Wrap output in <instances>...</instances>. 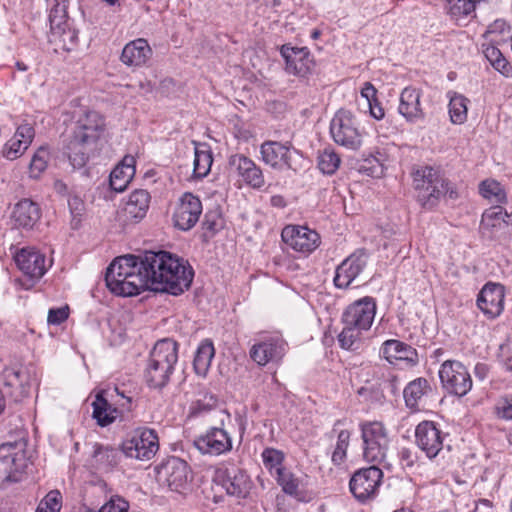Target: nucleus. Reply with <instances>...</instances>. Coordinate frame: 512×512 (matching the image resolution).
Here are the masks:
<instances>
[{"label": "nucleus", "instance_id": "obj_1", "mask_svg": "<svg viewBox=\"0 0 512 512\" xmlns=\"http://www.w3.org/2000/svg\"><path fill=\"white\" fill-rule=\"evenodd\" d=\"M188 261L168 251H147L143 256L117 257L108 266L105 281L115 295L131 297L146 289L180 295L192 284Z\"/></svg>", "mask_w": 512, "mask_h": 512}, {"label": "nucleus", "instance_id": "obj_2", "mask_svg": "<svg viewBox=\"0 0 512 512\" xmlns=\"http://www.w3.org/2000/svg\"><path fill=\"white\" fill-rule=\"evenodd\" d=\"M376 310V300L370 296L347 306L342 315L344 327L338 335V342L343 349L353 350L358 347L363 332L368 331L373 324Z\"/></svg>", "mask_w": 512, "mask_h": 512}, {"label": "nucleus", "instance_id": "obj_3", "mask_svg": "<svg viewBox=\"0 0 512 512\" xmlns=\"http://www.w3.org/2000/svg\"><path fill=\"white\" fill-rule=\"evenodd\" d=\"M418 203L426 210L435 208L442 197L457 199L458 193L439 169L421 166L412 172Z\"/></svg>", "mask_w": 512, "mask_h": 512}, {"label": "nucleus", "instance_id": "obj_4", "mask_svg": "<svg viewBox=\"0 0 512 512\" xmlns=\"http://www.w3.org/2000/svg\"><path fill=\"white\" fill-rule=\"evenodd\" d=\"M178 361V344L171 339L159 340L150 352L145 380L151 388H163L170 380Z\"/></svg>", "mask_w": 512, "mask_h": 512}, {"label": "nucleus", "instance_id": "obj_5", "mask_svg": "<svg viewBox=\"0 0 512 512\" xmlns=\"http://www.w3.org/2000/svg\"><path fill=\"white\" fill-rule=\"evenodd\" d=\"M333 141L348 150H358L363 143V132L357 118L348 110H338L330 122Z\"/></svg>", "mask_w": 512, "mask_h": 512}, {"label": "nucleus", "instance_id": "obj_6", "mask_svg": "<svg viewBox=\"0 0 512 512\" xmlns=\"http://www.w3.org/2000/svg\"><path fill=\"white\" fill-rule=\"evenodd\" d=\"M359 427L364 459L374 464L383 463L390 442L387 428L380 421H365Z\"/></svg>", "mask_w": 512, "mask_h": 512}, {"label": "nucleus", "instance_id": "obj_7", "mask_svg": "<svg viewBox=\"0 0 512 512\" xmlns=\"http://www.w3.org/2000/svg\"><path fill=\"white\" fill-rule=\"evenodd\" d=\"M26 446L27 443L23 438L0 445V462L4 465L7 473L2 484L16 483L22 480L28 467Z\"/></svg>", "mask_w": 512, "mask_h": 512}, {"label": "nucleus", "instance_id": "obj_8", "mask_svg": "<svg viewBox=\"0 0 512 512\" xmlns=\"http://www.w3.org/2000/svg\"><path fill=\"white\" fill-rule=\"evenodd\" d=\"M288 350V343L280 333H265L255 340L249 350V356L259 366L278 363Z\"/></svg>", "mask_w": 512, "mask_h": 512}, {"label": "nucleus", "instance_id": "obj_9", "mask_svg": "<svg viewBox=\"0 0 512 512\" xmlns=\"http://www.w3.org/2000/svg\"><path fill=\"white\" fill-rule=\"evenodd\" d=\"M121 449L126 457L149 461L159 450L158 435L153 429L138 428L123 441Z\"/></svg>", "mask_w": 512, "mask_h": 512}, {"label": "nucleus", "instance_id": "obj_10", "mask_svg": "<svg viewBox=\"0 0 512 512\" xmlns=\"http://www.w3.org/2000/svg\"><path fill=\"white\" fill-rule=\"evenodd\" d=\"M443 389L458 397H463L472 388V378L467 367L457 360L444 361L438 371Z\"/></svg>", "mask_w": 512, "mask_h": 512}, {"label": "nucleus", "instance_id": "obj_11", "mask_svg": "<svg viewBox=\"0 0 512 512\" xmlns=\"http://www.w3.org/2000/svg\"><path fill=\"white\" fill-rule=\"evenodd\" d=\"M262 161L279 171L297 170L299 152L290 142L265 141L260 146Z\"/></svg>", "mask_w": 512, "mask_h": 512}, {"label": "nucleus", "instance_id": "obj_12", "mask_svg": "<svg viewBox=\"0 0 512 512\" xmlns=\"http://www.w3.org/2000/svg\"><path fill=\"white\" fill-rule=\"evenodd\" d=\"M382 479V470L377 464H374L354 472L349 482V488L353 496L359 502L364 503L377 495Z\"/></svg>", "mask_w": 512, "mask_h": 512}, {"label": "nucleus", "instance_id": "obj_13", "mask_svg": "<svg viewBox=\"0 0 512 512\" xmlns=\"http://www.w3.org/2000/svg\"><path fill=\"white\" fill-rule=\"evenodd\" d=\"M157 480L172 491L185 489L190 479V468L186 461L169 457L156 468Z\"/></svg>", "mask_w": 512, "mask_h": 512}, {"label": "nucleus", "instance_id": "obj_14", "mask_svg": "<svg viewBox=\"0 0 512 512\" xmlns=\"http://www.w3.org/2000/svg\"><path fill=\"white\" fill-rule=\"evenodd\" d=\"M505 289L498 283H486L476 299L478 309L488 320L497 319L504 311Z\"/></svg>", "mask_w": 512, "mask_h": 512}, {"label": "nucleus", "instance_id": "obj_15", "mask_svg": "<svg viewBox=\"0 0 512 512\" xmlns=\"http://www.w3.org/2000/svg\"><path fill=\"white\" fill-rule=\"evenodd\" d=\"M415 443L429 459L436 458L443 449L444 434L433 421H422L415 428Z\"/></svg>", "mask_w": 512, "mask_h": 512}, {"label": "nucleus", "instance_id": "obj_16", "mask_svg": "<svg viewBox=\"0 0 512 512\" xmlns=\"http://www.w3.org/2000/svg\"><path fill=\"white\" fill-rule=\"evenodd\" d=\"M283 242L296 252L310 254L320 245L319 234L305 226L288 225L281 233Z\"/></svg>", "mask_w": 512, "mask_h": 512}, {"label": "nucleus", "instance_id": "obj_17", "mask_svg": "<svg viewBox=\"0 0 512 512\" xmlns=\"http://www.w3.org/2000/svg\"><path fill=\"white\" fill-rule=\"evenodd\" d=\"M368 256L363 250H357L344 259L336 268L333 283L338 289H347L367 266Z\"/></svg>", "mask_w": 512, "mask_h": 512}, {"label": "nucleus", "instance_id": "obj_18", "mask_svg": "<svg viewBox=\"0 0 512 512\" xmlns=\"http://www.w3.org/2000/svg\"><path fill=\"white\" fill-rule=\"evenodd\" d=\"M194 446L204 455L219 456L232 450L229 433L218 427H211L194 440Z\"/></svg>", "mask_w": 512, "mask_h": 512}, {"label": "nucleus", "instance_id": "obj_19", "mask_svg": "<svg viewBox=\"0 0 512 512\" xmlns=\"http://www.w3.org/2000/svg\"><path fill=\"white\" fill-rule=\"evenodd\" d=\"M19 270L29 279L36 281L44 276L48 267L46 256L33 247H23L14 254Z\"/></svg>", "mask_w": 512, "mask_h": 512}, {"label": "nucleus", "instance_id": "obj_20", "mask_svg": "<svg viewBox=\"0 0 512 512\" xmlns=\"http://www.w3.org/2000/svg\"><path fill=\"white\" fill-rule=\"evenodd\" d=\"M202 213V203L199 197L192 193H184L173 214L175 227L182 231L193 228Z\"/></svg>", "mask_w": 512, "mask_h": 512}, {"label": "nucleus", "instance_id": "obj_21", "mask_svg": "<svg viewBox=\"0 0 512 512\" xmlns=\"http://www.w3.org/2000/svg\"><path fill=\"white\" fill-rule=\"evenodd\" d=\"M422 90L414 86L405 87L399 96L398 113L411 124L423 121L426 114L422 105Z\"/></svg>", "mask_w": 512, "mask_h": 512}, {"label": "nucleus", "instance_id": "obj_22", "mask_svg": "<svg viewBox=\"0 0 512 512\" xmlns=\"http://www.w3.org/2000/svg\"><path fill=\"white\" fill-rule=\"evenodd\" d=\"M481 229L490 237H499L512 231V213L509 214L500 205L486 209L481 219Z\"/></svg>", "mask_w": 512, "mask_h": 512}, {"label": "nucleus", "instance_id": "obj_23", "mask_svg": "<svg viewBox=\"0 0 512 512\" xmlns=\"http://www.w3.org/2000/svg\"><path fill=\"white\" fill-rule=\"evenodd\" d=\"M230 168L250 187L259 189L264 183V175L256 163L243 154H234L229 157Z\"/></svg>", "mask_w": 512, "mask_h": 512}, {"label": "nucleus", "instance_id": "obj_24", "mask_svg": "<svg viewBox=\"0 0 512 512\" xmlns=\"http://www.w3.org/2000/svg\"><path fill=\"white\" fill-rule=\"evenodd\" d=\"M104 126V119L99 113L87 111L76 120L72 134L99 145Z\"/></svg>", "mask_w": 512, "mask_h": 512}, {"label": "nucleus", "instance_id": "obj_25", "mask_svg": "<svg viewBox=\"0 0 512 512\" xmlns=\"http://www.w3.org/2000/svg\"><path fill=\"white\" fill-rule=\"evenodd\" d=\"M98 150V144L70 135L66 145L65 154L74 168H82L91 156Z\"/></svg>", "mask_w": 512, "mask_h": 512}, {"label": "nucleus", "instance_id": "obj_26", "mask_svg": "<svg viewBox=\"0 0 512 512\" xmlns=\"http://www.w3.org/2000/svg\"><path fill=\"white\" fill-rule=\"evenodd\" d=\"M151 56L152 49L148 41L144 38H138L124 46L120 60L127 67L139 68L144 66Z\"/></svg>", "mask_w": 512, "mask_h": 512}, {"label": "nucleus", "instance_id": "obj_27", "mask_svg": "<svg viewBox=\"0 0 512 512\" xmlns=\"http://www.w3.org/2000/svg\"><path fill=\"white\" fill-rule=\"evenodd\" d=\"M41 217V210L37 203L30 199L19 201L12 211V221L16 227L32 229Z\"/></svg>", "mask_w": 512, "mask_h": 512}, {"label": "nucleus", "instance_id": "obj_28", "mask_svg": "<svg viewBox=\"0 0 512 512\" xmlns=\"http://www.w3.org/2000/svg\"><path fill=\"white\" fill-rule=\"evenodd\" d=\"M0 383L9 388V394L18 401L28 394V376L21 369L8 367L0 375Z\"/></svg>", "mask_w": 512, "mask_h": 512}, {"label": "nucleus", "instance_id": "obj_29", "mask_svg": "<svg viewBox=\"0 0 512 512\" xmlns=\"http://www.w3.org/2000/svg\"><path fill=\"white\" fill-rule=\"evenodd\" d=\"M381 355L391 364L397 361L414 363L417 358V351L412 346L399 340H387L380 349Z\"/></svg>", "mask_w": 512, "mask_h": 512}, {"label": "nucleus", "instance_id": "obj_30", "mask_svg": "<svg viewBox=\"0 0 512 512\" xmlns=\"http://www.w3.org/2000/svg\"><path fill=\"white\" fill-rule=\"evenodd\" d=\"M281 55L285 59L286 71L293 75L304 76L309 70V56L304 48L282 46Z\"/></svg>", "mask_w": 512, "mask_h": 512}, {"label": "nucleus", "instance_id": "obj_31", "mask_svg": "<svg viewBox=\"0 0 512 512\" xmlns=\"http://www.w3.org/2000/svg\"><path fill=\"white\" fill-rule=\"evenodd\" d=\"M135 158L126 155L110 173V186L116 192H123L135 175Z\"/></svg>", "mask_w": 512, "mask_h": 512}, {"label": "nucleus", "instance_id": "obj_32", "mask_svg": "<svg viewBox=\"0 0 512 512\" xmlns=\"http://www.w3.org/2000/svg\"><path fill=\"white\" fill-rule=\"evenodd\" d=\"M150 194L144 189L133 191L124 206L126 217L133 221L143 219L149 209Z\"/></svg>", "mask_w": 512, "mask_h": 512}, {"label": "nucleus", "instance_id": "obj_33", "mask_svg": "<svg viewBox=\"0 0 512 512\" xmlns=\"http://www.w3.org/2000/svg\"><path fill=\"white\" fill-rule=\"evenodd\" d=\"M49 41L64 51H72L77 46L78 32L70 25L52 29L50 31Z\"/></svg>", "mask_w": 512, "mask_h": 512}, {"label": "nucleus", "instance_id": "obj_34", "mask_svg": "<svg viewBox=\"0 0 512 512\" xmlns=\"http://www.w3.org/2000/svg\"><path fill=\"white\" fill-rule=\"evenodd\" d=\"M429 393H432L429 381L425 378H417L405 387L403 396L406 405L410 408H415L419 401Z\"/></svg>", "mask_w": 512, "mask_h": 512}, {"label": "nucleus", "instance_id": "obj_35", "mask_svg": "<svg viewBox=\"0 0 512 512\" xmlns=\"http://www.w3.org/2000/svg\"><path fill=\"white\" fill-rule=\"evenodd\" d=\"M214 354L215 350L212 341L206 339L200 343L193 361L194 370L197 375L206 376Z\"/></svg>", "mask_w": 512, "mask_h": 512}, {"label": "nucleus", "instance_id": "obj_36", "mask_svg": "<svg viewBox=\"0 0 512 512\" xmlns=\"http://www.w3.org/2000/svg\"><path fill=\"white\" fill-rule=\"evenodd\" d=\"M193 143L195 145L193 175L201 179L210 172L213 163L212 153L205 144H198L195 141Z\"/></svg>", "mask_w": 512, "mask_h": 512}, {"label": "nucleus", "instance_id": "obj_37", "mask_svg": "<svg viewBox=\"0 0 512 512\" xmlns=\"http://www.w3.org/2000/svg\"><path fill=\"white\" fill-rule=\"evenodd\" d=\"M469 99L464 95L449 92V117L453 124L460 125L467 120Z\"/></svg>", "mask_w": 512, "mask_h": 512}, {"label": "nucleus", "instance_id": "obj_38", "mask_svg": "<svg viewBox=\"0 0 512 512\" xmlns=\"http://www.w3.org/2000/svg\"><path fill=\"white\" fill-rule=\"evenodd\" d=\"M93 418L97 423L104 427L111 424L119 414L117 408H113L111 404L101 395H97L93 402Z\"/></svg>", "mask_w": 512, "mask_h": 512}, {"label": "nucleus", "instance_id": "obj_39", "mask_svg": "<svg viewBox=\"0 0 512 512\" xmlns=\"http://www.w3.org/2000/svg\"><path fill=\"white\" fill-rule=\"evenodd\" d=\"M92 456L99 469H109L118 464L120 453L112 446L96 443Z\"/></svg>", "mask_w": 512, "mask_h": 512}, {"label": "nucleus", "instance_id": "obj_40", "mask_svg": "<svg viewBox=\"0 0 512 512\" xmlns=\"http://www.w3.org/2000/svg\"><path fill=\"white\" fill-rule=\"evenodd\" d=\"M483 53L491 66L505 77L512 76V66L494 45H483Z\"/></svg>", "mask_w": 512, "mask_h": 512}, {"label": "nucleus", "instance_id": "obj_41", "mask_svg": "<svg viewBox=\"0 0 512 512\" xmlns=\"http://www.w3.org/2000/svg\"><path fill=\"white\" fill-rule=\"evenodd\" d=\"M341 164L339 154L331 147L319 151L317 165L323 174L333 175Z\"/></svg>", "mask_w": 512, "mask_h": 512}, {"label": "nucleus", "instance_id": "obj_42", "mask_svg": "<svg viewBox=\"0 0 512 512\" xmlns=\"http://www.w3.org/2000/svg\"><path fill=\"white\" fill-rule=\"evenodd\" d=\"M261 458L264 467L273 476L285 469L283 466L285 455L281 450L271 447L265 448L261 453Z\"/></svg>", "mask_w": 512, "mask_h": 512}, {"label": "nucleus", "instance_id": "obj_43", "mask_svg": "<svg viewBox=\"0 0 512 512\" xmlns=\"http://www.w3.org/2000/svg\"><path fill=\"white\" fill-rule=\"evenodd\" d=\"M480 194L493 203L506 201V192L502 185L495 180H485L479 186Z\"/></svg>", "mask_w": 512, "mask_h": 512}, {"label": "nucleus", "instance_id": "obj_44", "mask_svg": "<svg viewBox=\"0 0 512 512\" xmlns=\"http://www.w3.org/2000/svg\"><path fill=\"white\" fill-rule=\"evenodd\" d=\"M67 8L68 0H54V5L49 14L50 31L69 25Z\"/></svg>", "mask_w": 512, "mask_h": 512}, {"label": "nucleus", "instance_id": "obj_45", "mask_svg": "<svg viewBox=\"0 0 512 512\" xmlns=\"http://www.w3.org/2000/svg\"><path fill=\"white\" fill-rule=\"evenodd\" d=\"M50 160V153L46 147H40L33 155L30 166L29 174L31 178H39L40 175L46 170L48 161Z\"/></svg>", "mask_w": 512, "mask_h": 512}, {"label": "nucleus", "instance_id": "obj_46", "mask_svg": "<svg viewBox=\"0 0 512 512\" xmlns=\"http://www.w3.org/2000/svg\"><path fill=\"white\" fill-rule=\"evenodd\" d=\"M350 437L351 433L348 430H340L338 432L336 445L331 457L335 465H341L346 460Z\"/></svg>", "mask_w": 512, "mask_h": 512}, {"label": "nucleus", "instance_id": "obj_47", "mask_svg": "<svg viewBox=\"0 0 512 512\" xmlns=\"http://www.w3.org/2000/svg\"><path fill=\"white\" fill-rule=\"evenodd\" d=\"M275 478L286 494L292 496L298 495L301 481L294 474L284 469L278 473Z\"/></svg>", "mask_w": 512, "mask_h": 512}, {"label": "nucleus", "instance_id": "obj_48", "mask_svg": "<svg viewBox=\"0 0 512 512\" xmlns=\"http://www.w3.org/2000/svg\"><path fill=\"white\" fill-rule=\"evenodd\" d=\"M29 147V145L22 144L17 137H12L4 146L2 154L8 160H15L19 158Z\"/></svg>", "mask_w": 512, "mask_h": 512}, {"label": "nucleus", "instance_id": "obj_49", "mask_svg": "<svg viewBox=\"0 0 512 512\" xmlns=\"http://www.w3.org/2000/svg\"><path fill=\"white\" fill-rule=\"evenodd\" d=\"M38 507L49 510V512H60L62 507V496L57 490L50 491L39 503Z\"/></svg>", "mask_w": 512, "mask_h": 512}, {"label": "nucleus", "instance_id": "obj_50", "mask_svg": "<svg viewBox=\"0 0 512 512\" xmlns=\"http://www.w3.org/2000/svg\"><path fill=\"white\" fill-rule=\"evenodd\" d=\"M217 399L213 395H205L202 399H197L190 407L191 414L198 415L211 410L216 406Z\"/></svg>", "mask_w": 512, "mask_h": 512}, {"label": "nucleus", "instance_id": "obj_51", "mask_svg": "<svg viewBox=\"0 0 512 512\" xmlns=\"http://www.w3.org/2000/svg\"><path fill=\"white\" fill-rule=\"evenodd\" d=\"M495 409L499 418L512 420V394L500 398L496 404Z\"/></svg>", "mask_w": 512, "mask_h": 512}, {"label": "nucleus", "instance_id": "obj_52", "mask_svg": "<svg viewBox=\"0 0 512 512\" xmlns=\"http://www.w3.org/2000/svg\"><path fill=\"white\" fill-rule=\"evenodd\" d=\"M69 316V307L51 308L48 311L47 322L50 325H60L67 320Z\"/></svg>", "mask_w": 512, "mask_h": 512}, {"label": "nucleus", "instance_id": "obj_53", "mask_svg": "<svg viewBox=\"0 0 512 512\" xmlns=\"http://www.w3.org/2000/svg\"><path fill=\"white\" fill-rule=\"evenodd\" d=\"M34 136H35V130L32 127V125L25 123V124L20 125L17 128L13 137H17L18 140L22 142V144L30 146V144L33 141Z\"/></svg>", "mask_w": 512, "mask_h": 512}, {"label": "nucleus", "instance_id": "obj_54", "mask_svg": "<svg viewBox=\"0 0 512 512\" xmlns=\"http://www.w3.org/2000/svg\"><path fill=\"white\" fill-rule=\"evenodd\" d=\"M128 502L122 498H112L109 502L104 504L99 512H128Z\"/></svg>", "mask_w": 512, "mask_h": 512}, {"label": "nucleus", "instance_id": "obj_55", "mask_svg": "<svg viewBox=\"0 0 512 512\" xmlns=\"http://www.w3.org/2000/svg\"><path fill=\"white\" fill-rule=\"evenodd\" d=\"M223 487L230 495H240L243 491L240 479L235 475L234 477L227 476L223 480Z\"/></svg>", "mask_w": 512, "mask_h": 512}, {"label": "nucleus", "instance_id": "obj_56", "mask_svg": "<svg viewBox=\"0 0 512 512\" xmlns=\"http://www.w3.org/2000/svg\"><path fill=\"white\" fill-rule=\"evenodd\" d=\"M68 207L71 212V215L75 219L78 216L82 215L84 210V203L81 198L78 196H70L68 199Z\"/></svg>", "mask_w": 512, "mask_h": 512}, {"label": "nucleus", "instance_id": "obj_57", "mask_svg": "<svg viewBox=\"0 0 512 512\" xmlns=\"http://www.w3.org/2000/svg\"><path fill=\"white\" fill-rule=\"evenodd\" d=\"M399 458L404 467H412L416 459L414 453L409 448H402L399 452Z\"/></svg>", "mask_w": 512, "mask_h": 512}, {"label": "nucleus", "instance_id": "obj_58", "mask_svg": "<svg viewBox=\"0 0 512 512\" xmlns=\"http://www.w3.org/2000/svg\"><path fill=\"white\" fill-rule=\"evenodd\" d=\"M369 107L370 115L376 119L381 120L385 116V112L383 107L381 106L380 102L378 100H374L370 103H367Z\"/></svg>", "mask_w": 512, "mask_h": 512}, {"label": "nucleus", "instance_id": "obj_59", "mask_svg": "<svg viewBox=\"0 0 512 512\" xmlns=\"http://www.w3.org/2000/svg\"><path fill=\"white\" fill-rule=\"evenodd\" d=\"M377 90L370 82H365L363 88L361 89V96L366 99L367 103H370L376 98Z\"/></svg>", "mask_w": 512, "mask_h": 512}, {"label": "nucleus", "instance_id": "obj_60", "mask_svg": "<svg viewBox=\"0 0 512 512\" xmlns=\"http://www.w3.org/2000/svg\"><path fill=\"white\" fill-rule=\"evenodd\" d=\"M489 374V367L485 363H477L474 367V375L477 379L483 381Z\"/></svg>", "mask_w": 512, "mask_h": 512}, {"label": "nucleus", "instance_id": "obj_61", "mask_svg": "<svg viewBox=\"0 0 512 512\" xmlns=\"http://www.w3.org/2000/svg\"><path fill=\"white\" fill-rule=\"evenodd\" d=\"M116 393L121 396L122 402L119 403L120 407L123 410L130 411L132 408V398L129 396H126L123 392H120L119 389L115 388Z\"/></svg>", "mask_w": 512, "mask_h": 512}, {"label": "nucleus", "instance_id": "obj_62", "mask_svg": "<svg viewBox=\"0 0 512 512\" xmlns=\"http://www.w3.org/2000/svg\"><path fill=\"white\" fill-rule=\"evenodd\" d=\"M270 204L276 208H284L286 206V201L281 195H273L270 198Z\"/></svg>", "mask_w": 512, "mask_h": 512}, {"label": "nucleus", "instance_id": "obj_63", "mask_svg": "<svg viewBox=\"0 0 512 512\" xmlns=\"http://www.w3.org/2000/svg\"><path fill=\"white\" fill-rule=\"evenodd\" d=\"M505 25L506 23L503 20H496L494 24L491 26V32H494L498 29L500 31H503Z\"/></svg>", "mask_w": 512, "mask_h": 512}, {"label": "nucleus", "instance_id": "obj_64", "mask_svg": "<svg viewBox=\"0 0 512 512\" xmlns=\"http://www.w3.org/2000/svg\"><path fill=\"white\" fill-rule=\"evenodd\" d=\"M15 66H16L17 70L22 71V72H25L28 70V66L21 61H17Z\"/></svg>", "mask_w": 512, "mask_h": 512}]
</instances>
